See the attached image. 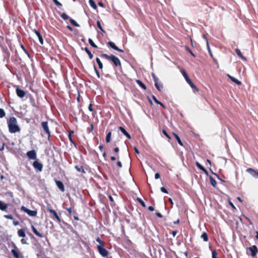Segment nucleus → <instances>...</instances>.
Returning <instances> with one entry per match:
<instances>
[{
	"label": "nucleus",
	"instance_id": "f257e3e1",
	"mask_svg": "<svg viewBox=\"0 0 258 258\" xmlns=\"http://www.w3.org/2000/svg\"><path fill=\"white\" fill-rule=\"evenodd\" d=\"M17 119L15 117H11L8 121V127L11 133H15L19 132L20 128L17 124Z\"/></svg>",
	"mask_w": 258,
	"mask_h": 258
},
{
	"label": "nucleus",
	"instance_id": "5fc2aeb1",
	"mask_svg": "<svg viewBox=\"0 0 258 258\" xmlns=\"http://www.w3.org/2000/svg\"><path fill=\"white\" fill-rule=\"evenodd\" d=\"M88 109L89 110V111H90L91 112L93 111V109L92 108V104H89V107H88Z\"/></svg>",
	"mask_w": 258,
	"mask_h": 258
},
{
	"label": "nucleus",
	"instance_id": "603ef678",
	"mask_svg": "<svg viewBox=\"0 0 258 258\" xmlns=\"http://www.w3.org/2000/svg\"><path fill=\"white\" fill-rule=\"evenodd\" d=\"M74 131H72L70 132L69 133V139L72 142V138H71V136H72V134H74Z\"/></svg>",
	"mask_w": 258,
	"mask_h": 258
},
{
	"label": "nucleus",
	"instance_id": "4468645a",
	"mask_svg": "<svg viewBox=\"0 0 258 258\" xmlns=\"http://www.w3.org/2000/svg\"><path fill=\"white\" fill-rule=\"evenodd\" d=\"M33 31L36 34L37 36L38 37L40 43L41 44H43V39L42 36L41 35V34L40 33V32L36 29H34Z\"/></svg>",
	"mask_w": 258,
	"mask_h": 258
},
{
	"label": "nucleus",
	"instance_id": "0e129e2a",
	"mask_svg": "<svg viewBox=\"0 0 258 258\" xmlns=\"http://www.w3.org/2000/svg\"><path fill=\"white\" fill-rule=\"evenodd\" d=\"M119 148H118V147H116V148H115L114 149V151L115 152H116V153L118 152H119Z\"/></svg>",
	"mask_w": 258,
	"mask_h": 258
},
{
	"label": "nucleus",
	"instance_id": "a878e982",
	"mask_svg": "<svg viewBox=\"0 0 258 258\" xmlns=\"http://www.w3.org/2000/svg\"><path fill=\"white\" fill-rule=\"evenodd\" d=\"M89 3L90 6L93 8L94 9H97V6L95 3V2L93 0H89Z\"/></svg>",
	"mask_w": 258,
	"mask_h": 258
},
{
	"label": "nucleus",
	"instance_id": "9b49d317",
	"mask_svg": "<svg viewBox=\"0 0 258 258\" xmlns=\"http://www.w3.org/2000/svg\"><path fill=\"white\" fill-rule=\"evenodd\" d=\"M27 156L31 160H34L36 159V153L34 150H31L27 153Z\"/></svg>",
	"mask_w": 258,
	"mask_h": 258
},
{
	"label": "nucleus",
	"instance_id": "774afa93",
	"mask_svg": "<svg viewBox=\"0 0 258 258\" xmlns=\"http://www.w3.org/2000/svg\"><path fill=\"white\" fill-rule=\"evenodd\" d=\"M108 198H109V199L110 201L111 202H112V203H113V198L112 197V196H109Z\"/></svg>",
	"mask_w": 258,
	"mask_h": 258
},
{
	"label": "nucleus",
	"instance_id": "8fccbe9b",
	"mask_svg": "<svg viewBox=\"0 0 258 258\" xmlns=\"http://www.w3.org/2000/svg\"><path fill=\"white\" fill-rule=\"evenodd\" d=\"M162 133L163 134L166 136L169 139H170V136L168 135V134L167 133L166 131H165L164 130H162Z\"/></svg>",
	"mask_w": 258,
	"mask_h": 258
},
{
	"label": "nucleus",
	"instance_id": "c03bdc74",
	"mask_svg": "<svg viewBox=\"0 0 258 258\" xmlns=\"http://www.w3.org/2000/svg\"><path fill=\"white\" fill-rule=\"evenodd\" d=\"M152 76L153 78V80L154 81V82H156L157 81H158L159 79L157 78V77L156 76V75H155V74L154 73H152Z\"/></svg>",
	"mask_w": 258,
	"mask_h": 258
},
{
	"label": "nucleus",
	"instance_id": "20e7f679",
	"mask_svg": "<svg viewBox=\"0 0 258 258\" xmlns=\"http://www.w3.org/2000/svg\"><path fill=\"white\" fill-rule=\"evenodd\" d=\"M47 210L49 211V212L51 214V215H52L51 218L53 219H56L58 223H60L61 221V220H60V218H59V217L58 216L56 212L54 210L51 209L49 206H48L47 207Z\"/></svg>",
	"mask_w": 258,
	"mask_h": 258
},
{
	"label": "nucleus",
	"instance_id": "7c9ffc66",
	"mask_svg": "<svg viewBox=\"0 0 258 258\" xmlns=\"http://www.w3.org/2000/svg\"><path fill=\"white\" fill-rule=\"evenodd\" d=\"M174 136L175 138H176L178 143L180 145L183 146V144H182L181 140L180 139V138L178 137V136L177 135H176V134H174Z\"/></svg>",
	"mask_w": 258,
	"mask_h": 258
},
{
	"label": "nucleus",
	"instance_id": "5701e85b",
	"mask_svg": "<svg viewBox=\"0 0 258 258\" xmlns=\"http://www.w3.org/2000/svg\"><path fill=\"white\" fill-rule=\"evenodd\" d=\"M136 82H137V83L144 90H146V89H147V87L146 86V85L143 83L142 82H141L140 80H136Z\"/></svg>",
	"mask_w": 258,
	"mask_h": 258
},
{
	"label": "nucleus",
	"instance_id": "bb28decb",
	"mask_svg": "<svg viewBox=\"0 0 258 258\" xmlns=\"http://www.w3.org/2000/svg\"><path fill=\"white\" fill-rule=\"evenodd\" d=\"M201 237L203 239L204 241H207L208 240V234L206 232H204L201 235Z\"/></svg>",
	"mask_w": 258,
	"mask_h": 258
},
{
	"label": "nucleus",
	"instance_id": "e433bc0d",
	"mask_svg": "<svg viewBox=\"0 0 258 258\" xmlns=\"http://www.w3.org/2000/svg\"><path fill=\"white\" fill-rule=\"evenodd\" d=\"M137 201L141 204L143 207H146V204L140 198H137Z\"/></svg>",
	"mask_w": 258,
	"mask_h": 258
},
{
	"label": "nucleus",
	"instance_id": "052dcab7",
	"mask_svg": "<svg viewBox=\"0 0 258 258\" xmlns=\"http://www.w3.org/2000/svg\"><path fill=\"white\" fill-rule=\"evenodd\" d=\"M148 209L150 211H153L154 210V208L152 206H149L148 207Z\"/></svg>",
	"mask_w": 258,
	"mask_h": 258
},
{
	"label": "nucleus",
	"instance_id": "423d86ee",
	"mask_svg": "<svg viewBox=\"0 0 258 258\" xmlns=\"http://www.w3.org/2000/svg\"><path fill=\"white\" fill-rule=\"evenodd\" d=\"M247 252L249 251L250 252V255L254 257L255 256L258 252V249L255 245H253L251 247H249L246 249Z\"/></svg>",
	"mask_w": 258,
	"mask_h": 258
},
{
	"label": "nucleus",
	"instance_id": "680f3d73",
	"mask_svg": "<svg viewBox=\"0 0 258 258\" xmlns=\"http://www.w3.org/2000/svg\"><path fill=\"white\" fill-rule=\"evenodd\" d=\"M117 165L118 167H119L120 168L122 167V164H121V162L118 161L117 163Z\"/></svg>",
	"mask_w": 258,
	"mask_h": 258
},
{
	"label": "nucleus",
	"instance_id": "bf43d9fd",
	"mask_svg": "<svg viewBox=\"0 0 258 258\" xmlns=\"http://www.w3.org/2000/svg\"><path fill=\"white\" fill-rule=\"evenodd\" d=\"M177 233V231H173L172 232V236L175 237Z\"/></svg>",
	"mask_w": 258,
	"mask_h": 258
},
{
	"label": "nucleus",
	"instance_id": "ddd939ff",
	"mask_svg": "<svg viewBox=\"0 0 258 258\" xmlns=\"http://www.w3.org/2000/svg\"><path fill=\"white\" fill-rule=\"evenodd\" d=\"M16 93L17 96L20 98H23L26 95V92L24 90L19 89L18 87L16 88Z\"/></svg>",
	"mask_w": 258,
	"mask_h": 258
},
{
	"label": "nucleus",
	"instance_id": "412c9836",
	"mask_svg": "<svg viewBox=\"0 0 258 258\" xmlns=\"http://www.w3.org/2000/svg\"><path fill=\"white\" fill-rule=\"evenodd\" d=\"M18 235L19 237H25L26 236L25 230L23 229H21L18 231Z\"/></svg>",
	"mask_w": 258,
	"mask_h": 258
},
{
	"label": "nucleus",
	"instance_id": "c85d7f7f",
	"mask_svg": "<svg viewBox=\"0 0 258 258\" xmlns=\"http://www.w3.org/2000/svg\"><path fill=\"white\" fill-rule=\"evenodd\" d=\"M70 22L73 26H74L75 27H79L80 26V25L77 23V22L72 18L70 19Z\"/></svg>",
	"mask_w": 258,
	"mask_h": 258
},
{
	"label": "nucleus",
	"instance_id": "39448f33",
	"mask_svg": "<svg viewBox=\"0 0 258 258\" xmlns=\"http://www.w3.org/2000/svg\"><path fill=\"white\" fill-rule=\"evenodd\" d=\"M97 249L99 252V253L103 257L107 256L108 254V251L103 247V245H98Z\"/></svg>",
	"mask_w": 258,
	"mask_h": 258
},
{
	"label": "nucleus",
	"instance_id": "aec40b11",
	"mask_svg": "<svg viewBox=\"0 0 258 258\" xmlns=\"http://www.w3.org/2000/svg\"><path fill=\"white\" fill-rule=\"evenodd\" d=\"M228 77L231 79V80L234 82L235 83H236L237 85H241V83L240 81H239V80H238L237 79H236V78H235L234 77L229 75H227Z\"/></svg>",
	"mask_w": 258,
	"mask_h": 258
},
{
	"label": "nucleus",
	"instance_id": "e2e57ef3",
	"mask_svg": "<svg viewBox=\"0 0 258 258\" xmlns=\"http://www.w3.org/2000/svg\"><path fill=\"white\" fill-rule=\"evenodd\" d=\"M5 145L4 144H2V146L0 147V150L3 151L4 149Z\"/></svg>",
	"mask_w": 258,
	"mask_h": 258
},
{
	"label": "nucleus",
	"instance_id": "864d4df0",
	"mask_svg": "<svg viewBox=\"0 0 258 258\" xmlns=\"http://www.w3.org/2000/svg\"><path fill=\"white\" fill-rule=\"evenodd\" d=\"M96 60L97 62V64H102L101 60H100V59L99 58L97 57Z\"/></svg>",
	"mask_w": 258,
	"mask_h": 258
},
{
	"label": "nucleus",
	"instance_id": "1a4fd4ad",
	"mask_svg": "<svg viewBox=\"0 0 258 258\" xmlns=\"http://www.w3.org/2000/svg\"><path fill=\"white\" fill-rule=\"evenodd\" d=\"M246 172L249 173L253 177L257 178H258V171L254 170L251 168H248L246 169Z\"/></svg>",
	"mask_w": 258,
	"mask_h": 258
},
{
	"label": "nucleus",
	"instance_id": "4c0bfd02",
	"mask_svg": "<svg viewBox=\"0 0 258 258\" xmlns=\"http://www.w3.org/2000/svg\"><path fill=\"white\" fill-rule=\"evenodd\" d=\"M6 115L5 112L3 109L0 108V118H3Z\"/></svg>",
	"mask_w": 258,
	"mask_h": 258
},
{
	"label": "nucleus",
	"instance_id": "13d9d810",
	"mask_svg": "<svg viewBox=\"0 0 258 258\" xmlns=\"http://www.w3.org/2000/svg\"><path fill=\"white\" fill-rule=\"evenodd\" d=\"M156 216L159 218H162V215H161V213H159V212H157L156 214Z\"/></svg>",
	"mask_w": 258,
	"mask_h": 258
},
{
	"label": "nucleus",
	"instance_id": "37998d69",
	"mask_svg": "<svg viewBox=\"0 0 258 258\" xmlns=\"http://www.w3.org/2000/svg\"><path fill=\"white\" fill-rule=\"evenodd\" d=\"M4 217L8 219H13V217L12 215H5Z\"/></svg>",
	"mask_w": 258,
	"mask_h": 258
},
{
	"label": "nucleus",
	"instance_id": "cd10ccee",
	"mask_svg": "<svg viewBox=\"0 0 258 258\" xmlns=\"http://www.w3.org/2000/svg\"><path fill=\"white\" fill-rule=\"evenodd\" d=\"M76 169L79 172L85 173L84 168L82 166H79L78 165L75 166Z\"/></svg>",
	"mask_w": 258,
	"mask_h": 258
},
{
	"label": "nucleus",
	"instance_id": "f3484780",
	"mask_svg": "<svg viewBox=\"0 0 258 258\" xmlns=\"http://www.w3.org/2000/svg\"><path fill=\"white\" fill-rule=\"evenodd\" d=\"M119 131H120L122 134H123L128 139H131L130 135L126 131V130L122 127L119 126L118 127Z\"/></svg>",
	"mask_w": 258,
	"mask_h": 258
},
{
	"label": "nucleus",
	"instance_id": "6e6d98bb",
	"mask_svg": "<svg viewBox=\"0 0 258 258\" xmlns=\"http://www.w3.org/2000/svg\"><path fill=\"white\" fill-rule=\"evenodd\" d=\"M160 174H159V173H156L155 174V178L156 179H158L159 178H160Z\"/></svg>",
	"mask_w": 258,
	"mask_h": 258
},
{
	"label": "nucleus",
	"instance_id": "69168bd1",
	"mask_svg": "<svg viewBox=\"0 0 258 258\" xmlns=\"http://www.w3.org/2000/svg\"><path fill=\"white\" fill-rule=\"evenodd\" d=\"M99 149H100V150L101 151H102L103 149H104V147L103 145H100L99 147Z\"/></svg>",
	"mask_w": 258,
	"mask_h": 258
},
{
	"label": "nucleus",
	"instance_id": "2f4dec72",
	"mask_svg": "<svg viewBox=\"0 0 258 258\" xmlns=\"http://www.w3.org/2000/svg\"><path fill=\"white\" fill-rule=\"evenodd\" d=\"M203 37L204 38V39L205 40V41H206V42H207V47H208V48L209 52V53L211 54V50H210V47H209V43H208V38H207V37H206V35L205 34H203Z\"/></svg>",
	"mask_w": 258,
	"mask_h": 258
},
{
	"label": "nucleus",
	"instance_id": "6ab92c4d",
	"mask_svg": "<svg viewBox=\"0 0 258 258\" xmlns=\"http://www.w3.org/2000/svg\"><path fill=\"white\" fill-rule=\"evenodd\" d=\"M8 208V205L0 201V210L5 211Z\"/></svg>",
	"mask_w": 258,
	"mask_h": 258
},
{
	"label": "nucleus",
	"instance_id": "79ce46f5",
	"mask_svg": "<svg viewBox=\"0 0 258 258\" xmlns=\"http://www.w3.org/2000/svg\"><path fill=\"white\" fill-rule=\"evenodd\" d=\"M54 3L58 7H60L62 6L61 4L59 3L57 0H52Z\"/></svg>",
	"mask_w": 258,
	"mask_h": 258
},
{
	"label": "nucleus",
	"instance_id": "58836bf2",
	"mask_svg": "<svg viewBox=\"0 0 258 258\" xmlns=\"http://www.w3.org/2000/svg\"><path fill=\"white\" fill-rule=\"evenodd\" d=\"M97 26L98 27V28L101 31H102L103 32H105V31H104V30L103 29L102 26H101V23L100 22L98 21L97 22Z\"/></svg>",
	"mask_w": 258,
	"mask_h": 258
},
{
	"label": "nucleus",
	"instance_id": "f8f14e48",
	"mask_svg": "<svg viewBox=\"0 0 258 258\" xmlns=\"http://www.w3.org/2000/svg\"><path fill=\"white\" fill-rule=\"evenodd\" d=\"M55 183L57 186V187L62 191L63 192L65 190L64 185L63 183L59 180L55 179Z\"/></svg>",
	"mask_w": 258,
	"mask_h": 258
},
{
	"label": "nucleus",
	"instance_id": "a211bd4d",
	"mask_svg": "<svg viewBox=\"0 0 258 258\" xmlns=\"http://www.w3.org/2000/svg\"><path fill=\"white\" fill-rule=\"evenodd\" d=\"M155 86L159 91H161L163 89V85L159 81L155 82Z\"/></svg>",
	"mask_w": 258,
	"mask_h": 258
},
{
	"label": "nucleus",
	"instance_id": "f704fd0d",
	"mask_svg": "<svg viewBox=\"0 0 258 258\" xmlns=\"http://www.w3.org/2000/svg\"><path fill=\"white\" fill-rule=\"evenodd\" d=\"M85 50L87 53L89 55L90 58L92 59L93 58V55L91 53V51L89 50V49L87 47H85Z\"/></svg>",
	"mask_w": 258,
	"mask_h": 258
},
{
	"label": "nucleus",
	"instance_id": "a18cd8bd",
	"mask_svg": "<svg viewBox=\"0 0 258 258\" xmlns=\"http://www.w3.org/2000/svg\"><path fill=\"white\" fill-rule=\"evenodd\" d=\"M96 241L99 242L100 243L99 245H103V241L101 240V239L99 237H98L97 238H96Z\"/></svg>",
	"mask_w": 258,
	"mask_h": 258
},
{
	"label": "nucleus",
	"instance_id": "49530a36",
	"mask_svg": "<svg viewBox=\"0 0 258 258\" xmlns=\"http://www.w3.org/2000/svg\"><path fill=\"white\" fill-rule=\"evenodd\" d=\"M93 67H94V70L95 71V72H96V73L97 74V76L98 78H100V75H99V71L97 70V68L96 67V66H93Z\"/></svg>",
	"mask_w": 258,
	"mask_h": 258
},
{
	"label": "nucleus",
	"instance_id": "c756f323",
	"mask_svg": "<svg viewBox=\"0 0 258 258\" xmlns=\"http://www.w3.org/2000/svg\"><path fill=\"white\" fill-rule=\"evenodd\" d=\"M210 180L211 184L214 187H215L217 184V182H216V180L211 176H210Z\"/></svg>",
	"mask_w": 258,
	"mask_h": 258
},
{
	"label": "nucleus",
	"instance_id": "7ed1b4c3",
	"mask_svg": "<svg viewBox=\"0 0 258 258\" xmlns=\"http://www.w3.org/2000/svg\"><path fill=\"white\" fill-rule=\"evenodd\" d=\"M180 71L183 76L184 77L185 80H186V82L189 84V85L194 90V91H198V89L197 88L196 86L193 84L191 80L189 78L185 71L183 69H181Z\"/></svg>",
	"mask_w": 258,
	"mask_h": 258
},
{
	"label": "nucleus",
	"instance_id": "c9c22d12",
	"mask_svg": "<svg viewBox=\"0 0 258 258\" xmlns=\"http://www.w3.org/2000/svg\"><path fill=\"white\" fill-rule=\"evenodd\" d=\"M88 41L90 45L92 46L93 47H97V45L94 43L93 41L91 38L89 39Z\"/></svg>",
	"mask_w": 258,
	"mask_h": 258
},
{
	"label": "nucleus",
	"instance_id": "72a5a7b5",
	"mask_svg": "<svg viewBox=\"0 0 258 258\" xmlns=\"http://www.w3.org/2000/svg\"><path fill=\"white\" fill-rule=\"evenodd\" d=\"M61 18L63 19L64 20H68L71 18H70V17L67 15L66 13H62L61 16H60Z\"/></svg>",
	"mask_w": 258,
	"mask_h": 258
},
{
	"label": "nucleus",
	"instance_id": "473e14b6",
	"mask_svg": "<svg viewBox=\"0 0 258 258\" xmlns=\"http://www.w3.org/2000/svg\"><path fill=\"white\" fill-rule=\"evenodd\" d=\"M111 137V133L110 132H109L107 134V136L106 137V142L107 143H109L110 142Z\"/></svg>",
	"mask_w": 258,
	"mask_h": 258
},
{
	"label": "nucleus",
	"instance_id": "f03ea898",
	"mask_svg": "<svg viewBox=\"0 0 258 258\" xmlns=\"http://www.w3.org/2000/svg\"><path fill=\"white\" fill-rule=\"evenodd\" d=\"M101 56L103 59H105L110 61V62H112L114 64H120L119 59L116 56L113 55H108L106 54H103Z\"/></svg>",
	"mask_w": 258,
	"mask_h": 258
},
{
	"label": "nucleus",
	"instance_id": "4d7b16f0",
	"mask_svg": "<svg viewBox=\"0 0 258 258\" xmlns=\"http://www.w3.org/2000/svg\"><path fill=\"white\" fill-rule=\"evenodd\" d=\"M31 228H32V231L34 233L37 231V229L33 226H32Z\"/></svg>",
	"mask_w": 258,
	"mask_h": 258
},
{
	"label": "nucleus",
	"instance_id": "338daca9",
	"mask_svg": "<svg viewBox=\"0 0 258 258\" xmlns=\"http://www.w3.org/2000/svg\"><path fill=\"white\" fill-rule=\"evenodd\" d=\"M134 150H135V152H136V153H137V154H139V150H138V149H137V147H134Z\"/></svg>",
	"mask_w": 258,
	"mask_h": 258
},
{
	"label": "nucleus",
	"instance_id": "b1692460",
	"mask_svg": "<svg viewBox=\"0 0 258 258\" xmlns=\"http://www.w3.org/2000/svg\"><path fill=\"white\" fill-rule=\"evenodd\" d=\"M152 99L154 100V101L158 104L160 105L161 106H162L163 108H166L165 106L161 102L159 101L156 97L154 95L152 96Z\"/></svg>",
	"mask_w": 258,
	"mask_h": 258
},
{
	"label": "nucleus",
	"instance_id": "ea45409f",
	"mask_svg": "<svg viewBox=\"0 0 258 258\" xmlns=\"http://www.w3.org/2000/svg\"><path fill=\"white\" fill-rule=\"evenodd\" d=\"M212 258H218L217 256V253L215 250H214L212 252Z\"/></svg>",
	"mask_w": 258,
	"mask_h": 258
},
{
	"label": "nucleus",
	"instance_id": "dca6fc26",
	"mask_svg": "<svg viewBox=\"0 0 258 258\" xmlns=\"http://www.w3.org/2000/svg\"><path fill=\"white\" fill-rule=\"evenodd\" d=\"M108 45L111 47L112 48L114 49V50H117L120 52H122L123 51L119 49L118 47H117L114 43L109 41L108 42Z\"/></svg>",
	"mask_w": 258,
	"mask_h": 258
},
{
	"label": "nucleus",
	"instance_id": "3c124183",
	"mask_svg": "<svg viewBox=\"0 0 258 258\" xmlns=\"http://www.w3.org/2000/svg\"><path fill=\"white\" fill-rule=\"evenodd\" d=\"M160 190L162 192L167 194L168 191L167 189L164 187H161Z\"/></svg>",
	"mask_w": 258,
	"mask_h": 258
},
{
	"label": "nucleus",
	"instance_id": "09e8293b",
	"mask_svg": "<svg viewBox=\"0 0 258 258\" xmlns=\"http://www.w3.org/2000/svg\"><path fill=\"white\" fill-rule=\"evenodd\" d=\"M34 234L39 237L42 238L43 237V234L40 233V232H39L38 231L36 232H35Z\"/></svg>",
	"mask_w": 258,
	"mask_h": 258
},
{
	"label": "nucleus",
	"instance_id": "2eb2a0df",
	"mask_svg": "<svg viewBox=\"0 0 258 258\" xmlns=\"http://www.w3.org/2000/svg\"><path fill=\"white\" fill-rule=\"evenodd\" d=\"M235 53H236V54L239 57H240L242 60H243L244 61H246V58L245 56H244L241 51L240 50V49H238V48H236L235 49Z\"/></svg>",
	"mask_w": 258,
	"mask_h": 258
},
{
	"label": "nucleus",
	"instance_id": "393cba45",
	"mask_svg": "<svg viewBox=\"0 0 258 258\" xmlns=\"http://www.w3.org/2000/svg\"><path fill=\"white\" fill-rule=\"evenodd\" d=\"M11 252L15 258H19V254L18 251L16 249H12Z\"/></svg>",
	"mask_w": 258,
	"mask_h": 258
},
{
	"label": "nucleus",
	"instance_id": "de8ad7c7",
	"mask_svg": "<svg viewBox=\"0 0 258 258\" xmlns=\"http://www.w3.org/2000/svg\"><path fill=\"white\" fill-rule=\"evenodd\" d=\"M34 234L39 237L42 238L43 237V234L40 233V232H39L38 231L36 232H35Z\"/></svg>",
	"mask_w": 258,
	"mask_h": 258
},
{
	"label": "nucleus",
	"instance_id": "6e6552de",
	"mask_svg": "<svg viewBox=\"0 0 258 258\" xmlns=\"http://www.w3.org/2000/svg\"><path fill=\"white\" fill-rule=\"evenodd\" d=\"M41 126L43 129V131L45 133L48 135V137H49L50 136V132L49 131L48 122L47 121H43L41 122Z\"/></svg>",
	"mask_w": 258,
	"mask_h": 258
},
{
	"label": "nucleus",
	"instance_id": "9d476101",
	"mask_svg": "<svg viewBox=\"0 0 258 258\" xmlns=\"http://www.w3.org/2000/svg\"><path fill=\"white\" fill-rule=\"evenodd\" d=\"M33 167L38 170L39 171H41L42 170L43 165L42 164L38 162V161H35L33 163Z\"/></svg>",
	"mask_w": 258,
	"mask_h": 258
},
{
	"label": "nucleus",
	"instance_id": "a19ab883",
	"mask_svg": "<svg viewBox=\"0 0 258 258\" xmlns=\"http://www.w3.org/2000/svg\"><path fill=\"white\" fill-rule=\"evenodd\" d=\"M21 48H22V49L24 50V51L25 52V53L26 54H27V55L30 57V55H29V53H28V52L27 51V50L25 49V47L23 45H21Z\"/></svg>",
	"mask_w": 258,
	"mask_h": 258
},
{
	"label": "nucleus",
	"instance_id": "4be33fe9",
	"mask_svg": "<svg viewBox=\"0 0 258 258\" xmlns=\"http://www.w3.org/2000/svg\"><path fill=\"white\" fill-rule=\"evenodd\" d=\"M196 165L201 170L203 171L206 174H208V171L202 165H201L199 162H196Z\"/></svg>",
	"mask_w": 258,
	"mask_h": 258
},
{
	"label": "nucleus",
	"instance_id": "0eeeda50",
	"mask_svg": "<svg viewBox=\"0 0 258 258\" xmlns=\"http://www.w3.org/2000/svg\"><path fill=\"white\" fill-rule=\"evenodd\" d=\"M21 209L22 211L26 213L30 216H32V217L36 216L37 215V213L36 211L30 210L23 206L21 207Z\"/></svg>",
	"mask_w": 258,
	"mask_h": 258
}]
</instances>
